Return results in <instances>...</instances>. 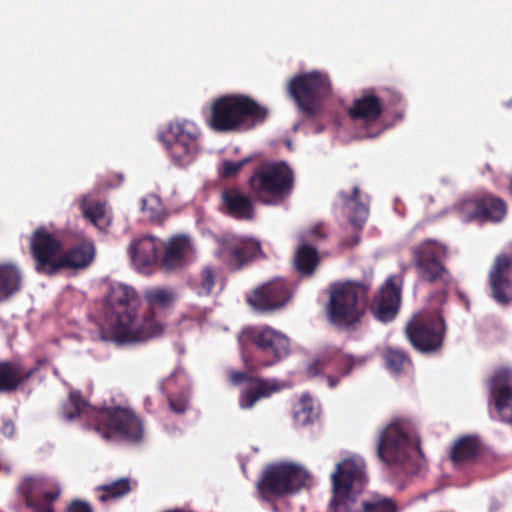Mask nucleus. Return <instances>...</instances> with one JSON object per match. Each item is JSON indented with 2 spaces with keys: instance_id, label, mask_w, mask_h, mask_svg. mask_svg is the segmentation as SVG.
<instances>
[{
  "instance_id": "1",
  "label": "nucleus",
  "mask_w": 512,
  "mask_h": 512,
  "mask_svg": "<svg viewBox=\"0 0 512 512\" xmlns=\"http://www.w3.org/2000/svg\"><path fill=\"white\" fill-rule=\"evenodd\" d=\"M136 292L133 288L112 283L106 296L104 340L119 343H138L163 334L165 326L154 317L139 316L135 310Z\"/></svg>"
},
{
  "instance_id": "2",
  "label": "nucleus",
  "mask_w": 512,
  "mask_h": 512,
  "mask_svg": "<svg viewBox=\"0 0 512 512\" xmlns=\"http://www.w3.org/2000/svg\"><path fill=\"white\" fill-rule=\"evenodd\" d=\"M364 462L360 457L347 458L336 465L332 474L333 498L336 512H397L395 504L387 498L375 496L360 498L366 484Z\"/></svg>"
},
{
  "instance_id": "3",
  "label": "nucleus",
  "mask_w": 512,
  "mask_h": 512,
  "mask_svg": "<svg viewBox=\"0 0 512 512\" xmlns=\"http://www.w3.org/2000/svg\"><path fill=\"white\" fill-rule=\"evenodd\" d=\"M30 245L36 260V270L48 275L62 269L86 268L95 257V247L91 242H84L63 252L61 241L45 228L35 230Z\"/></svg>"
},
{
  "instance_id": "4",
  "label": "nucleus",
  "mask_w": 512,
  "mask_h": 512,
  "mask_svg": "<svg viewBox=\"0 0 512 512\" xmlns=\"http://www.w3.org/2000/svg\"><path fill=\"white\" fill-rule=\"evenodd\" d=\"M83 412L91 413L95 417V429L103 438L137 440L142 436V424L128 408L106 407L88 412L79 394L71 392L69 401L63 408L64 416L71 420Z\"/></svg>"
},
{
  "instance_id": "5",
  "label": "nucleus",
  "mask_w": 512,
  "mask_h": 512,
  "mask_svg": "<svg viewBox=\"0 0 512 512\" xmlns=\"http://www.w3.org/2000/svg\"><path fill=\"white\" fill-rule=\"evenodd\" d=\"M242 358L250 368L271 366L290 353L289 338L269 326L244 329L238 337Z\"/></svg>"
},
{
  "instance_id": "6",
  "label": "nucleus",
  "mask_w": 512,
  "mask_h": 512,
  "mask_svg": "<svg viewBox=\"0 0 512 512\" xmlns=\"http://www.w3.org/2000/svg\"><path fill=\"white\" fill-rule=\"evenodd\" d=\"M266 108L244 95L224 96L211 106L210 127L219 132H231L252 128L267 117Z\"/></svg>"
},
{
  "instance_id": "7",
  "label": "nucleus",
  "mask_w": 512,
  "mask_h": 512,
  "mask_svg": "<svg viewBox=\"0 0 512 512\" xmlns=\"http://www.w3.org/2000/svg\"><path fill=\"white\" fill-rule=\"evenodd\" d=\"M378 455L388 464L411 462L421 466L424 462L419 437L414 426L407 420L396 419L381 432Z\"/></svg>"
},
{
  "instance_id": "8",
  "label": "nucleus",
  "mask_w": 512,
  "mask_h": 512,
  "mask_svg": "<svg viewBox=\"0 0 512 512\" xmlns=\"http://www.w3.org/2000/svg\"><path fill=\"white\" fill-rule=\"evenodd\" d=\"M367 287L347 281L331 287L328 305L329 320L337 326H350L358 322L366 310Z\"/></svg>"
},
{
  "instance_id": "9",
  "label": "nucleus",
  "mask_w": 512,
  "mask_h": 512,
  "mask_svg": "<svg viewBox=\"0 0 512 512\" xmlns=\"http://www.w3.org/2000/svg\"><path fill=\"white\" fill-rule=\"evenodd\" d=\"M291 186L292 172L284 163L263 166L250 179L252 195L264 204L279 203Z\"/></svg>"
},
{
  "instance_id": "10",
  "label": "nucleus",
  "mask_w": 512,
  "mask_h": 512,
  "mask_svg": "<svg viewBox=\"0 0 512 512\" xmlns=\"http://www.w3.org/2000/svg\"><path fill=\"white\" fill-rule=\"evenodd\" d=\"M200 130L188 120L172 122L159 134L171 160L177 165L190 164L199 151Z\"/></svg>"
},
{
  "instance_id": "11",
  "label": "nucleus",
  "mask_w": 512,
  "mask_h": 512,
  "mask_svg": "<svg viewBox=\"0 0 512 512\" xmlns=\"http://www.w3.org/2000/svg\"><path fill=\"white\" fill-rule=\"evenodd\" d=\"M308 477L306 470L298 465L276 463L266 468L258 490L263 499L271 500L297 491L305 485Z\"/></svg>"
},
{
  "instance_id": "12",
  "label": "nucleus",
  "mask_w": 512,
  "mask_h": 512,
  "mask_svg": "<svg viewBox=\"0 0 512 512\" xmlns=\"http://www.w3.org/2000/svg\"><path fill=\"white\" fill-rule=\"evenodd\" d=\"M16 497L32 512H53L51 504L60 495L58 483L43 474H26L15 486Z\"/></svg>"
},
{
  "instance_id": "13",
  "label": "nucleus",
  "mask_w": 512,
  "mask_h": 512,
  "mask_svg": "<svg viewBox=\"0 0 512 512\" xmlns=\"http://www.w3.org/2000/svg\"><path fill=\"white\" fill-rule=\"evenodd\" d=\"M288 90L299 108L310 114L314 112L317 102L330 94L331 83L325 74L313 71L292 78Z\"/></svg>"
},
{
  "instance_id": "14",
  "label": "nucleus",
  "mask_w": 512,
  "mask_h": 512,
  "mask_svg": "<svg viewBox=\"0 0 512 512\" xmlns=\"http://www.w3.org/2000/svg\"><path fill=\"white\" fill-rule=\"evenodd\" d=\"M445 325L440 315L419 312L406 327V334L412 345L421 352L437 350L443 341Z\"/></svg>"
},
{
  "instance_id": "15",
  "label": "nucleus",
  "mask_w": 512,
  "mask_h": 512,
  "mask_svg": "<svg viewBox=\"0 0 512 512\" xmlns=\"http://www.w3.org/2000/svg\"><path fill=\"white\" fill-rule=\"evenodd\" d=\"M214 257L223 265L237 269L247 261L257 257L260 244L251 238L234 234H224L215 239Z\"/></svg>"
},
{
  "instance_id": "16",
  "label": "nucleus",
  "mask_w": 512,
  "mask_h": 512,
  "mask_svg": "<svg viewBox=\"0 0 512 512\" xmlns=\"http://www.w3.org/2000/svg\"><path fill=\"white\" fill-rule=\"evenodd\" d=\"M446 255L447 249L440 242L425 240L416 245L412 250V260L418 276L429 282L445 279L447 271L443 260Z\"/></svg>"
},
{
  "instance_id": "17",
  "label": "nucleus",
  "mask_w": 512,
  "mask_h": 512,
  "mask_svg": "<svg viewBox=\"0 0 512 512\" xmlns=\"http://www.w3.org/2000/svg\"><path fill=\"white\" fill-rule=\"evenodd\" d=\"M511 372L506 367L497 369L489 381L491 401L504 422L512 421V387L510 386Z\"/></svg>"
},
{
  "instance_id": "18",
  "label": "nucleus",
  "mask_w": 512,
  "mask_h": 512,
  "mask_svg": "<svg viewBox=\"0 0 512 512\" xmlns=\"http://www.w3.org/2000/svg\"><path fill=\"white\" fill-rule=\"evenodd\" d=\"M164 241L154 236H142L134 239L129 246L133 266L140 272H146L159 261L162 262Z\"/></svg>"
},
{
  "instance_id": "19",
  "label": "nucleus",
  "mask_w": 512,
  "mask_h": 512,
  "mask_svg": "<svg viewBox=\"0 0 512 512\" xmlns=\"http://www.w3.org/2000/svg\"><path fill=\"white\" fill-rule=\"evenodd\" d=\"M400 291L401 280L394 277H390L382 286L371 308L378 320L387 322L395 317L401 301Z\"/></svg>"
},
{
  "instance_id": "20",
  "label": "nucleus",
  "mask_w": 512,
  "mask_h": 512,
  "mask_svg": "<svg viewBox=\"0 0 512 512\" xmlns=\"http://www.w3.org/2000/svg\"><path fill=\"white\" fill-rule=\"evenodd\" d=\"M289 299V293L282 280H275L254 290L248 297L251 306L259 311L282 307Z\"/></svg>"
},
{
  "instance_id": "21",
  "label": "nucleus",
  "mask_w": 512,
  "mask_h": 512,
  "mask_svg": "<svg viewBox=\"0 0 512 512\" xmlns=\"http://www.w3.org/2000/svg\"><path fill=\"white\" fill-rule=\"evenodd\" d=\"M195 245L187 235H176L164 242L162 265L168 269L182 267L195 256Z\"/></svg>"
},
{
  "instance_id": "22",
  "label": "nucleus",
  "mask_w": 512,
  "mask_h": 512,
  "mask_svg": "<svg viewBox=\"0 0 512 512\" xmlns=\"http://www.w3.org/2000/svg\"><path fill=\"white\" fill-rule=\"evenodd\" d=\"M323 235L324 234L320 231V227L316 226L304 232L301 236V243L294 256V266L301 275L309 276L313 274L319 263L317 251L309 246L307 242L315 241Z\"/></svg>"
},
{
  "instance_id": "23",
  "label": "nucleus",
  "mask_w": 512,
  "mask_h": 512,
  "mask_svg": "<svg viewBox=\"0 0 512 512\" xmlns=\"http://www.w3.org/2000/svg\"><path fill=\"white\" fill-rule=\"evenodd\" d=\"M463 218L467 221L484 217L491 221H499L506 214L505 203L493 197L483 199L481 202L476 200H467L461 206Z\"/></svg>"
},
{
  "instance_id": "24",
  "label": "nucleus",
  "mask_w": 512,
  "mask_h": 512,
  "mask_svg": "<svg viewBox=\"0 0 512 512\" xmlns=\"http://www.w3.org/2000/svg\"><path fill=\"white\" fill-rule=\"evenodd\" d=\"M512 265V258L508 255H499L490 272V281L494 298L501 304H506L512 299L511 282L506 277Z\"/></svg>"
},
{
  "instance_id": "25",
  "label": "nucleus",
  "mask_w": 512,
  "mask_h": 512,
  "mask_svg": "<svg viewBox=\"0 0 512 512\" xmlns=\"http://www.w3.org/2000/svg\"><path fill=\"white\" fill-rule=\"evenodd\" d=\"M280 389V384L275 380L255 379L242 392L239 405L243 409L251 408L259 399L269 397Z\"/></svg>"
},
{
  "instance_id": "26",
  "label": "nucleus",
  "mask_w": 512,
  "mask_h": 512,
  "mask_svg": "<svg viewBox=\"0 0 512 512\" xmlns=\"http://www.w3.org/2000/svg\"><path fill=\"white\" fill-rule=\"evenodd\" d=\"M366 360L367 357L352 358L350 356L340 355L337 351H328L309 366L308 373L312 376L318 373V370H314L313 366H319L321 369L326 366H331L332 368H342L345 366L342 372V376H344L353 367L362 365Z\"/></svg>"
},
{
  "instance_id": "27",
  "label": "nucleus",
  "mask_w": 512,
  "mask_h": 512,
  "mask_svg": "<svg viewBox=\"0 0 512 512\" xmlns=\"http://www.w3.org/2000/svg\"><path fill=\"white\" fill-rule=\"evenodd\" d=\"M223 204L227 212L238 219H250L253 216L251 201L236 189H229L222 194Z\"/></svg>"
},
{
  "instance_id": "28",
  "label": "nucleus",
  "mask_w": 512,
  "mask_h": 512,
  "mask_svg": "<svg viewBox=\"0 0 512 512\" xmlns=\"http://www.w3.org/2000/svg\"><path fill=\"white\" fill-rule=\"evenodd\" d=\"M343 205L351 223L362 226L367 219L368 209L364 202L359 201V191L354 187L350 195L342 194Z\"/></svg>"
},
{
  "instance_id": "29",
  "label": "nucleus",
  "mask_w": 512,
  "mask_h": 512,
  "mask_svg": "<svg viewBox=\"0 0 512 512\" xmlns=\"http://www.w3.org/2000/svg\"><path fill=\"white\" fill-rule=\"evenodd\" d=\"M380 113L379 101L374 96H364L357 99L349 110L352 118H361L367 122L377 119Z\"/></svg>"
},
{
  "instance_id": "30",
  "label": "nucleus",
  "mask_w": 512,
  "mask_h": 512,
  "mask_svg": "<svg viewBox=\"0 0 512 512\" xmlns=\"http://www.w3.org/2000/svg\"><path fill=\"white\" fill-rule=\"evenodd\" d=\"M28 377L19 366L11 363H0V392L12 391Z\"/></svg>"
},
{
  "instance_id": "31",
  "label": "nucleus",
  "mask_w": 512,
  "mask_h": 512,
  "mask_svg": "<svg viewBox=\"0 0 512 512\" xmlns=\"http://www.w3.org/2000/svg\"><path fill=\"white\" fill-rule=\"evenodd\" d=\"M144 298L152 311L169 308L176 300L173 290L165 287H152L145 291Z\"/></svg>"
},
{
  "instance_id": "32",
  "label": "nucleus",
  "mask_w": 512,
  "mask_h": 512,
  "mask_svg": "<svg viewBox=\"0 0 512 512\" xmlns=\"http://www.w3.org/2000/svg\"><path fill=\"white\" fill-rule=\"evenodd\" d=\"M82 212L84 216L99 229H105L111 222L105 205L100 202L84 198L82 202Z\"/></svg>"
},
{
  "instance_id": "33",
  "label": "nucleus",
  "mask_w": 512,
  "mask_h": 512,
  "mask_svg": "<svg viewBox=\"0 0 512 512\" xmlns=\"http://www.w3.org/2000/svg\"><path fill=\"white\" fill-rule=\"evenodd\" d=\"M140 210L147 220L156 223L162 222L168 216L161 198L155 194L146 195L141 199Z\"/></svg>"
},
{
  "instance_id": "34",
  "label": "nucleus",
  "mask_w": 512,
  "mask_h": 512,
  "mask_svg": "<svg viewBox=\"0 0 512 512\" xmlns=\"http://www.w3.org/2000/svg\"><path fill=\"white\" fill-rule=\"evenodd\" d=\"M20 287V274L12 265L0 266V301L6 300Z\"/></svg>"
},
{
  "instance_id": "35",
  "label": "nucleus",
  "mask_w": 512,
  "mask_h": 512,
  "mask_svg": "<svg viewBox=\"0 0 512 512\" xmlns=\"http://www.w3.org/2000/svg\"><path fill=\"white\" fill-rule=\"evenodd\" d=\"M480 450V443L476 437L460 438L452 449L451 458L455 463L471 460Z\"/></svg>"
},
{
  "instance_id": "36",
  "label": "nucleus",
  "mask_w": 512,
  "mask_h": 512,
  "mask_svg": "<svg viewBox=\"0 0 512 512\" xmlns=\"http://www.w3.org/2000/svg\"><path fill=\"white\" fill-rule=\"evenodd\" d=\"M318 417V409L312 399L304 394L294 405V420L298 425H306Z\"/></svg>"
},
{
  "instance_id": "37",
  "label": "nucleus",
  "mask_w": 512,
  "mask_h": 512,
  "mask_svg": "<svg viewBox=\"0 0 512 512\" xmlns=\"http://www.w3.org/2000/svg\"><path fill=\"white\" fill-rule=\"evenodd\" d=\"M100 489L102 493L99 495V500L104 502L125 495L130 491V485L127 479H120L111 484L103 485Z\"/></svg>"
},
{
  "instance_id": "38",
  "label": "nucleus",
  "mask_w": 512,
  "mask_h": 512,
  "mask_svg": "<svg viewBox=\"0 0 512 512\" xmlns=\"http://www.w3.org/2000/svg\"><path fill=\"white\" fill-rule=\"evenodd\" d=\"M386 364L391 372L397 373L409 364V360L401 351L389 349L386 355Z\"/></svg>"
},
{
  "instance_id": "39",
  "label": "nucleus",
  "mask_w": 512,
  "mask_h": 512,
  "mask_svg": "<svg viewBox=\"0 0 512 512\" xmlns=\"http://www.w3.org/2000/svg\"><path fill=\"white\" fill-rule=\"evenodd\" d=\"M215 283V273L209 268H205L201 273V282L198 288L199 294H209Z\"/></svg>"
},
{
  "instance_id": "40",
  "label": "nucleus",
  "mask_w": 512,
  "mask_h": 512,
  "mask_svg": "<svg viewBox=\"0 0 512 512\" xmlns=\"http://www.w3.org/2000/svg\"><path fill=\"white\" fill-rule=\"evenodd\" d=\"M247 162H248L247 159L240 160V161L224 160L222 162V167H221L220 173L222 176H225V177L234 176L243 168V166Z\"/></svg>"
},
{
  "instance_id": "41",
  "label": "nucleus",
  "mask_w": 512,
  "mask_h": 512,
  "mask_svg": "<svg viewBox=\"0 0 512 512\" xmlns=\"http://www.w3.org/2000/svg\"><path fill=\"white\" fill-rule=\"evenodd\" d=\"M68 512H92V511L87 504L81 503V502H75L70 506Z\"/></svg>"
},
{
  "instance_id": "42",
  "label": "nucleus",
  "mask_w": 512,
  "mask_h": 512,
  "mask_svg": "<svg viewBox=\"0 0 512 512\" xmlns=\"http://www.w3.org/2000/svg\"><path fill=\"white\" fill-rule=\"evenodd\" d=\"M1 431L5 436H12L14 433V424L11 421H5Z\"/></svg>"
},
{
  "instance_id": "43",
  "label": "nucleus",
  "mask_w": 512,
  "mask_h": 512,
  "mask_svg": "<svg viewBox=\"0 0 512 512\" xmlns=\"http://www.w3.org/2000/svg\"><path fill=\"white\" fill-rule=\"evenodd\" d=\"M170 406H171V409L174 410L175 412L181 413V412L185 411V409L187 407V399H184L180 403V405H176L175 401L171 400L170 401Z\"/></svg>"
},
{
  "instance_id": "44",
  "label": "nucleus",
  "mask_w": 512,
  "mask_h": 512,
  "mask_svg": "<svg viewBox=\"0 0 512 512\" xmlns=\"http://www.w3.org/2000/svg\"><path fill=\"white\" fill-rule=\"evenodd\" d=\"M245 378H246V375L244 373H240V372L232 373L230 376L231 381L235 384L242 382Z\"/></svg>"
},
{
  "instance_id": "45",
  "label": "nucleus",
  "mask_w": 512,
  "mask_h": 512,
  "mask_svg": "<svg viewBox=\"0 0 512 512\" xmlns=\"http://www.w3.org/2000/svg\"><path fill=\"white\" fill-rule=\"evenodd\" d=\"M11 466L0 456V471H9Z\"/></svg>"
},
{
  "instance_id": "46",
  "label": "nucleus",
  "mask_w": 512,
  "mask_h": 512,
  "mask_svg": "<svg viewBox=\"0 0 512 512\" xmlns=\"http://www.w3.org/2000/svg\"><path fill=\"white\" fill-rule=\"evenodd\" d=\"M338 379H335L333 376H328V385L330 387H334L337 383Z\"/></svg>"
},
{
  "instance_id": "47",
  "label": "nucleus",
  "mask_w": 512,
  "mask_h": 512,
  "mask_svg": "<svg viewBox=\"0 0 512 512\" xmlns=\"http://www.w3.org/2000/svg\"><path fill=\"white\" fill-rule=\"evenodd\" d=\"M511 190H512V178H511Z\"/></svg>"
}]
</instances>
